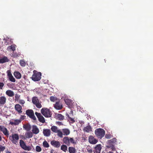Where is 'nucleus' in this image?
<instances>
[{"instance_id":"obj_1","label":"nucleus","mask_w":153,"mask_h":153,"mask_svg":"<svg viewBox=\"0 0 153 153\" xmlns=\"http://www.w3.org/2000/svg\"><path fill=\"white\" fill-rule=\"evenodd\" d=\"M95 134L98 138L101 139L105 135V131L102 128H97L95 131Z\"/></svg>"},{"instance_id":"obj_2","label":"nucleus","mask_w":153,"mask_h":153,"mask_svg":"<svg viewBox=\"0 0 153 153\" xmlns=\"http://www.w3.org/2000/svg\"><path fill=\"white\" fill-rule=\"evenodd\" d=\"M33 74L31 77L32 79L34 81H38L41 79L42 74L41 72L34 71Z\"/></svg>"},{"instance_id":"obj_3","label":"nucleus","mask_w":153,"mask_h":153,"mask_svg":"<svg viewBox=\"0 0 153 153\" xmlns=\"http://www.w3.org/2000/svg\"><path fill=\"white\" fill-rule=\"evenodd\" d=\"M62 140L64 143L67 145L68 146L70 145V143L74 144H76V143L75 141L73 138L65 137L63 138Z\"/></svg>"},{"instance_id":"obj_4","label":"nucleus","mask_w":153,"mask_h":153,"mask_svg":"<svg viewBox=\"0 0 153 153\" xmlns=\"http://www.w3.org/2000/svg\"><path fill=\"white\" fill-rule=\"evenodd\" d=\"M41 112L43 115L46 117H51L52 114L50 110L47 108H42L41 110Z\"/></svg>"},{"instance_id":"obj_5","label":"nucleus","mask_w":153,"mask_h":153,"mask_svg":"<svg viewBox=\"0 0 153 153\" xmlns=\"http://www.w3.org/2000/svg\"><path fill=\"white\" fill-rule=\"evenodd\" d=\"M19 139V135L17 134H12L9 136V139L13 144L17 145Z\"/></svg>"},{"instance_id":"obj_6","label":"nucleus","mask_w":153,"mask_h":153,"mask_svg":"<svg viewBox=\"0 0 153 153\" xmlns=\"http://www.w3.org/2000/svg\"><path fill=\"white\" fill-rule=\"evenodd\" d=\"M19 144L20 147L24 150L29 151L31 150V147L26 146L25 143L22 140H20Z\"/></svg>"},{"instance_id":"obj_7","label":"nucleus","mask_w":153,"mask_h":153,"mask_svg":"<svg viewBox=\"0 0 153 153\" xmlns=\"http://www.w3.org/2000/svg\"><path fill=\"white\" fill-rule=\"evenodd\" d=\"M26 114L30 118L33 120H36V118L35 117L33 111L31 109H28L26 111Z\"/></svg>"},{"instance_id":"obj_8","label":"nucleus","mask_w":153,"mask_h":153,"mask_svg":"<svg viewBox=\"0 0 153 153\" xmlns=\"http://www.w3.org/2000/svg\"><path fill=\"white\" fill-rule=\"evenodd\" d=\"M0 131H1L6 136L8 137L9 136V131L4 126L2 125L0 126Z\"/></svg>"},{"instance_id":"obj_9","label":"nucleus","mask_w":153,"mask_h":153,"mask_svg":"<svg viewBox=\"0 0 153 153\" xmlns=\"http://www.w3.org/2000/svg\"><path fill=\"white\" fill-rule=\"evenodd\" d=\"M35 114L38 118L40 122H41L42 123H44L45 122V121L44 118L40 113L36 112L35 113Z\"/></svg>"},{"instance_id":"obj_10","label":"nucleus","mask_w":153,"mask_h":153,"mask_svg":"<svg viewBox=\"0 0 153 153\" xmlns=\"http://www.w3.org/2000/svg\"><path fill=\"white\" fill-rule=\"evenodd\" d=\"M89 142L91 144H96L98 142V140L93 136H90L88 138Z\"/></svg>"},{"instance_id":"obj_11","label":"nucleus","mask_w":153,"mask_h":153,"mask_svg":"<svg viewBox=\"0 0 153 153\" xmlns=\"http://www.w3.org/2000/svg\"><path fill=\"white\" fill-rule=\"evenodd\" d=\"M51 144L52 146L56 148L59 147L61 145L59 141L55 140H53L51 141Z\"/></svg>"},{"instance_id":"obj_12","label":"nucleus","mask_w":153,"mask_h":153,"mask_svg":"<svg viewBox=\"0 0 153 153\" xmlns=\"http://www.w3.org/2000/svg\"><path fill=\"white\" fill-rule=\"evenodd\" d=\"M101 149V145L98 144L96 145L93 152L94 153H100Z\"/></svg>"},{"instance_id":"obj_13","label":"nucleus","mask_w":153,"mask_h":153,"mask_svg":"<svg viewBox=\"0 0 153 153\" xmlns=\"http://www.w3.org/2000/svg\"><path fill=\"white\" fill-rule=\"evenodd\" d=\"M51 131L49 129H44L43 130V133L45 136H49L51 135Z\"/></svg>"},{"instance_id":"obj_14","label":"nucleus","mask_w":153,"mask_h":153,"mask_svg":"<svg viewBox=\"0 0 153 153\" xmlns=\"http://www.w3.org/2000/svg\"><path fill=\"white\" fill-rule=\"evenodd\" d=\"M54 108L58 110H60L62 108V105L60 103L59 101H58L56 102L54 105Z\"/></svg>"},{"instance_id":"obj_15","label":"nucleus","mask_w":153,"mask_h":153,"mask_svg":"<svg viewBox=\"0 0 153 153\" xmlns=\"http://www.w3.org/2000/svg\"><path fill=\"white\" fill-rule=\"evenodd\" d=\"M15 108L19 113L20 114L22 113V107L19 104H16L15 106Z\"/></svg>"},{"instance_id":"obj_16","label":"nucleus","mask_w":153,"mask_h":153,"mask_svg":"<svg viewBox=\"0 0 153 153\" xmlns=\"http://www.w3.org/2000/svg\"><path fill=\"white\" fill-rule=\"evenodd\" d=\"M14 121H10V124L11 125L16 126L18 125L21 122V120L18 119L13 120Z\"/></svg>"},{"instance_id":"obj_17","label":"nucleus","mask_w":153,"mask_h":153,"mask_svg":"<svg viewBox=\"0 0 153 153\" xmlns=\"http://www.w3.org/2000/svg\"><path fill=\"white\" fill-rule=\"evenodd\" d=\"M92 128L90 125H88L84 127V128L83 129V131H84V132H87V133H89L91 131H92Z\"/></svg>"},{"instance_id":"obj_18","label":"nucleus","mask_w":153,"mask_h":153,"mask_svg":"<svg viewBox=\"0 0 153 153\" xmlns=\"http://www.w3.org/2000/svg\"><path fill=\"white\" fill-rule=\"evenodd\" d=\"M33 133L35 134H37L39 132V130L37 126L35 125L33 126L32 130Z\"/></svg>"},{"instance_id":"obj_19","label":"nucleus","mask_w":153,"mask_h":153,"mask_svg":"<svg viewBox=\"0 0 153 153\" xmlns=\"http://www.w3.org/2000/svg\"><path fill=\"white\" fill-rule=\"evenodd\" d=\"M6 98L5 97L2 96L0 97V105H3L6 102Z\"/></svg>"},{"instance_id":"obj_20","label":"nucleus","mask_w":153,"mask_h":153,"mask_svg":"<svg viewBox=\"0 0 153 153\" xmlns=\"http://www.w3.org/2000/svg\"><path fill=\"white\" fill-rule=\"evenodd\" d=\"M9 61L8 58L5 56L1 58L0 56V63H3L5 62H7Z\"/></svg>"},{"instance_id":"obj_21","label":"nucleus","mask_w":153,"mask_h":153,"mask_svg":"<svg viewBox=\"0 0 153 153\" xmlns=\"http://www.w3.org/2000/svg\"><path fill=\"white\" fill-rule=\"evenodd\" d=\"M6 94L10 97H13L14 95V93L13 91L10 90H8L6 91Z\"/></svg>"},{"instance_id":"obj_22","label":"nucleus","mask_w":153,"mask_h":153,"mask_svg":"<svg viewBox=\"0 0 153 153\" xmlns=\"http://www.w3.org/2000/svg\"><path fill=\"white\" fill-rule=\"evenodd\" d=\"M62 131L63 132V134L64 135H68L70 133V131L68 129H62Z\"/></svg>"},{"instance_id":"obj_23","label":"nucleus","mask_w":153,"mask_h":153,"mask_svg":"<svg viewBox=\"0 0 153 153\" xmlns=\"http://www.w3.org/2000/svg\"><path fill=\"white\" fill-rule=\"evenodd\" d=\"M66 116L68 118V121L69 123H73L75 122V120L74 118H72L70 117L68 114H66Z\"/></svg>"},{"instance_id":"obj_24","label":"nucleus","mask_w":153,"mask_h":153,"mask_svg":"<svg viewBox=\"0 0 153 153\" xmlns=\"http://www.w3.org/2000/svg\"><path fill=\"white\" fill-rule=\"evenodd\" d=\"M25 135L27 138H30L33 137V134L30 131H28L25 133Z\"/></svg>"},{"instance_id":"obj_25","label":"nucleus","mask_w":153,"mask_h":153,"mask_svg":"<svg viewBox=\"0 0 153 153\" xmlns=\"http://www.w3.org/2000/svg\"><path fill=\"white\" fill-rule=\"evenodd\" d=\"M14 75L17 79H20L21 77V74L19 72H14Z\"/></svg>"},{"instance_id":"obj_26","label":"nucleus","mask_w":153,"mask_h":153,"mask_svg":"<svg viewBox=\"0 0 153 153\" xmlns=\"http://www.w3.org/2000/svg\"><path fill=\"white\" fill-rule=\"evenodd\" d=\"M57 119L60 121H62L64 119V117L62 114H58L57 115Z\"/></svg>"},{"instance_id":"obj_27","label":"nucleus","mask_w":153,"mask_h":153,"mask_svg":"<svg viewBox=\"0 0 153 153\" xmlns=\"http://www.w3.org/2000/svg\"><path fill=\"white\" fill-rule=\"evenodd\" d=\"M39 102V100L37 97H33L32 99V102L34 104H35L36 103Z\"/></svg>"},{"instance_id":"obj_28","label":"nucleus","mask_w":153,"mask_h":153,"mask_svg":"<svg viewBox=\"0 0 153 153\" xmlns=\"http://www.w3.org/2000/svg\"><path fill=\"white\" fill-rule=\"evenodd\" d=\"M68 150L70 153H75L76 152L75 148L72 147H69Z\"/></svg>"},{"instance_id":"obj_29","label":"nucleus","mask_w":153,"mask_h":153,"mask_svg":"<svg viewBox=\"0 0 153 153\" xmlns=\"http://www.w3.org/2000/svg\"><path fill=\"white\" fill-rule=\"evenodd\" d=\"M23 128L27 131H29L31 128V126L30 125H24L23 126Z\"/></svg>"},{"instance_id":"obj_30","label":"nucleus","mask_w":153,"mask_h":153,"mask_svg":"<svg viewBox=\"0 0 153 153\" xmlns=\"http://www.w3.org/2000/svg\"><path fill=\"white\" fill-rule=\"evenodd\" d=\"M51 131L55 133H56L58 131L57 127L55 126H53L51 127Z\"/></svg>"},{"instance_id":"obj_31","label":"nucleus","mask_w":153,"mask_h":153,"mask_svg":"<svg viewBox=\"0 0 153 153\" xmlns=\"http://www.w3.org/2000/svg\"><path fill=\"white\" fill-rule=\"evenodd\" d=\"M61 149L64 152H65L67 150V147L65 145H62L61 146Z\"/></svg>"},{"instance_id":"obj_32","label":"nucleus","mask_w":153,"mask_h":153,"mask_svg":"<svg viewBox=\"0 0 153 153\" xmlns=\"http://www.w3.org/2000/svg\"><path fill=\"white\" fill-rule=\"evenodd\" d=\"M86 149L87 150V152L89 153H91L92 152V148L91 146H87Z\"/></svg>"},{"instance_id":"obj_33","label":"nucleus","mask_w":153,"mask_h":153,"mask_svg":"<svg viewBox=\"0 0 153 153\" xmlns=\"http://www.w3.org/2000/svg\"><path fill=\"white\" fill-rule=\"evenodd\" d=\"M57 133V135L58 136H59V137L62 138L63 137V134L62 133V131H61L60 130H58L57 132H56Z\"/></svg>"},{"instance_id":"obj_34","label":"nucleus","mask_w":153,"mask_h":153,"mask_svg":"<svg viewBox=\"0 0 153 153\" xmlns=\"http://www.w3.org/2000/svg\"><path fill=\"white\" fill-rule=\"evenodd\" d=\"M16 45H12L11 46H9L8 47V48L11 49L13 51L15 50Z\"/></svg>"},{"instance_id":"obj_35","label":"nucleus","mask_w":153,"mask_h":153,"mask_svg":"<svg viewBox=\"0 0 153 153\" xmlns=\"http://www.w3.org/2000/svg\"><path fill=\"white\" fill-rule=\"evenodd\" d=\"M43 146L46 148H48L49 147V145L47 142L46 141H45L43 143Z\"/></svg>"},{"instance_id":"obj_36","label":"nucleus","mask_w":153,"mask_h":153,"mask_svg":"<svg viewBox=\"0 0 153 153\" xmlns=\"http://www.w3.org/2000/svg\"><path fill=\"white\" fill-rule=\"evenodd\" d=\"M50 100L51 101L54 102L56 100H57V99L56 97L51 96L50 97Z\"/></svg>"},{"instance_id":"obj_37","label":"nucleus","mask_w":153,"mask_h":153,"mask_svg":"<svg viewBox=\"0 0 153 153\" xmlns=\"http://www.w3.org/2000/svg\"><path fill=\"white\" fill-rule=\"evenodd\" d=\"M20 64L21 66L22 67L25 66L26 65L25 62L24 61L22 60L20 61Z\"/></svg>"},{"instance_id":"obj_38","label":"nucleus","mask_w":153,"mask_h":153,"mask_svg":"<svg viewBox=\"0 0 153 153\" xmlns=\"http://www.w3.org/2000/svg\"><path fill=\"white\" fill-rule=\"evenodd\" d=\"M64 101L65 103L68 105H70V103L71 102L70 100H69L68 99H65L64 100Z\"/></svg>"},{"instance_id":"obj_39","label":"nucleus","mask_w":153,"mask_h":153,"mask_svg":"<svg viewBox=\"0 0 153 153\" xmlns=\"http://www.w3.org/2000/svg\"><path fill=\"white\" fill-rule=\"evenodd\" d=\"M9 79L12 82H16V79L13 76L9 77Z\"/></svg>"},{"instance_id":"obj_40","label":"nucleus","mask_w":153,"mask_h":153,"mask_svg":"<svg viewBox=\"0 0 153 153\" xmlns=\"http://www.w3.org/2000/svg\"><path fill=\"white\" fill-rule=\"evenodd\" d=\"M36 106L38 108H40L42 107V105L41 104L39 103V102L36 103L35 104Z\"/></svg>"},{"instance_id":"obj_41","label":"nucleus","mask_w":153,"mask_h":153,"mask_svg":"<svg viewBox=\"0 0 153 153\" xmlns=\"http://www.w3.org/2000/svg\"><path fill=\"white\" fill-rule=\"evenodd\" d=\"M36 152H39L41 151L42 149L40 146H37L36 147Z\"/></svg>"},{"instance_id":"obj_42","label":"nucleus","mask_w":153,"mask_h":153,"mask_svg":"<svg viewBox=\"0 0 153 153\" xmlns=\"http://www.w3.org/2000/svg\"><path fill=\"white\" fill-rule=\"evenodd\" d=\"M9 40V38H5L4 39V44L6 45H8L9 42H8V40Z\"/></svg>"},{"instance_id":"obj_43","label":"nucleus","mask_w":153,"mask_h":153,"mask_svg":"<svg viewBox=\"0 0 153 153\" xmlns=\"http://www.w3.org/2000/svg\"><path fill=\"white\" fill-rule=\"evenodd\" d=\"M26 117V116H25V115H21L20 119H19V120H21V122L23 120L25 119Z\"/></svg>"},{"instance_id":"obj_44","label":"nucleus","mask_w":153,"mask_h":153,"mask_svg":"<svg viewBox=\"0 0 153 153\" xmlns=\"http://www.w3.org/2000/svg\"><path fill=\"white\" fill-rule=\"evenodd\" d=\"M19 97V96L17 94H16L15 96V100L18 101Z\"/></svg>"},{"instance_id":"obj_45","label":"nucleus","mask_w":153,"mask_h":153,"mask_svg":"<svg viewBox=\"0 0 153 153\" xmlns=\"http://www.w3.org/2000/svg\"><path fill=\"white\" fill-rule=\"evenodd\" d=\"M4 85V83L3 82H0V89H2Z\"/></svg>"},{"instance_id":"obj_46","label":"nucleus","mask_w":153,"mask_h":153,"mask_svg":"<svg viewBox=\"0 0 153 153\" xmlns=\"http://www.w3.org/2000/svg\"><path fill=\"white\" fill-rule=\"evenodd\" d=\"M5 149V148L4 146H0V151H4Z\"/></svg>"},{"instance_id":"obj_47","label":"nucleus","mask_w":153,"mask_h":153,"mask_svg":"<svg viewBox=\"0 0 153 153\" xmlns=\"http://www.w3.org/2000/svg\"><path fill=\"white\" fill-rule=\"evenodd\" d=\"M19 103L21 104H23L25 103V102L24 100H20L19 101Z\"/></svg>"},{"instance_id":"obj_48","label":"nucleus","mask_w":153,"mask_h":153,"mask_svg":"<svg viewBox=\"0 0 153 153\" xmlns=\"http://www.w3.org/2000/svg\"><path fill=\"white\" fill-rule=\"evenodd\" d=\"M7 75L9 78L11 76H12L11 72L9 71H7Z\"/></svg>"},{"instance_id":"obj_49","label":"nucleus","mask_w":153,"mask_h":153,"mask_svg":"<svg viewBox=\"0 0 153 153\" xmlns=\"http://www.w3.org/2000/svg\"><path fill=\"white\" fill-rule=\"evenodd\" d=\"M56 123L59 125V126L60 125H62V122H57V123Z\"/></svg>"},{"instance_id":"obj_50","label":"nucleus","mask_w":153,"mask_h":153,"mask_svg":"<svg viewBox=\"0 0 153 153\" xmlns=\"http://www.w3.org/2000/svg\"><path fill=\"white\" fill-rule=\"evenodd\" d=\"M114 140H115V139H111L110 140H108V142L109 143H112V142H113Z\"/></svg>"},{"instance_id":"obj_51","label":"nucleus","mask_w":153,"mask_h":153,"mask_svg":"<svg viewBox=\"0 0 153 153\" xmlns=\"http://www.w3.org/2000/svg\"><path fill=\"white\" fill-rule=\"evenodd\" d=\"M112 150H113V151H115V147H114V146H113L112 147H111V148Z\"/></svg>"},{"instance_id":"obj_52","label":"nucleus","mask_w":153,"mask_h":153,"mask_svg":"<svg viewBox=\"0 0 153 153\" xmlns=\"http://www.w3.org/2000/svg\"><path fill=\"white\" fill-rule=\"evenodd\" d=\"M105 137H106V138H108H108H110V137H109V136H107V134H106V135H105Z\"/></svg>"},{"instance_id":"obj_53","label":"nucleus","mask_w":153,"mask_h":153,"mask_svg":"<svg viewBox=\"0 0 153 153\" xmlns=\"http://www.w3.org/2000/svg\"><path fill=\"white\" fill-rule=\"evenodd\" d=\"M2 140V138L1 137V136L0 135V141H1Z\"/></svg>"},{"instance_id":"obj_54","label":"nucleus","mask_w":153,"mask_h":153,"mask_svg":"<svg viewBox=\"0 0 153 153\" xmlns=\"http://www.w3.org/2000/svg\"><path fill=\"white\" fill-rule=\"evenodd\" d=\"M108 153H113L111 152H109Z\"/></svg>"},{"instance_id":"obj_55","label":"nucleus","mask_w":153,"mask_h":153,"mask_svg":"<svg viewBox=\"0 0 153 153\" xmlns=\"http://www.w3.org/2000/svg\"><path fill=\"white\" fill-rule=\"evenodd\" d=\"M107 147H108V148H109V147H109V146H107Z\"/></svg>"},{"instance_id":"obj_56","label":"nucleus","mask_w":153,"mask_h":153,"mask_svg":"<svg viewBox=\"0 0 153 153\" xmlns=\"http://www.w3.org/2000/svg\"><path fill=\"white\" fill-rule=\"evenodd\" d=\"M51 153H53L52 152H51Z\"/></svg>"},{"instance_id":"obj_57","label":"nucleus","mask_w":153,"mask_h":153,"mask_svg":"<svg viewBox=\"0 0 153 153\" xmlns=\"http://www.w3.org/2000/svg\"><path fill=\"white\" fill-rule=\"evenodd\" d=\"M8 153H11L10 152H9Z\"/></svg>"},{"instance_id":"obj_58","label":"nucleus","mask_w":153,"mask_h":153,"mask_svg":"<svg viewBox=\"0 0 153 153\" xmlns=\"http://www.w3.org/2000/svg\"><path fill=\"white\" fill-rule=\"evenodd\" d=\"M24 153H27L26 152H24Z\"/></svg>"},{"instance_id":"obj_59","label":"nucleus","mask_w":153,"mask_h":153,"mask_svg":"<svg viewBox=\"0 0 153 153\" xmlns=\"http://www.w3.org/2000/svg\"><path fill=\"white\" fill-rule=\"evenodd\" d=\"M1 152V151H0V153Z\"/></svg>"}]
</instances>
